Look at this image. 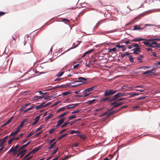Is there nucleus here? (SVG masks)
Listing matches in <instances>:
<instances>
[{
  "label": "nucleus",
  "instance_id": "nucleus-2",
  "mask_svg": "<svg viewBox=\"0 0 160 160\" xmlns=\"http://www.w3.org/2000/svg\"><path fill=\"white\" fill-rule=\"evenodd\" d=\"M78 80L74 81L72 82V83H74L75 82H81L83 84L84 83V81H86L87 80V79L86 78L81 77L78 78Z\"/></svg>",
  "mask_w": 160,
  "mask_h": 160
},
{
  "label": "nucleus",
  "instance_id": "nucleus-15",
  "mask_svg": "<svg viewBox=\"0 0 160 160\" xmlns=\"http://www.w3.org/2000/svg\"><path fill=\"white\" fill-rule=\"evenodd\" d=\"M68 112H65L63 113H62V114H60L58 117V118H61L62 117H63L64 116L66 115H67L68 113Z\"/></svg>",
  "mask_w": 160,
  "mask_h": 160
},
{
  "label": "nucleus",
  "instance_id": "nucleus-14",
  "mask_svg": "<svg viewBox=\"0 0 160 160\" xmlns=\"http://www.w3.org/2000/svg\"><path fill=\"white\" fill-rule=\"evenodd\" d=\"M95 88V87H91L90 88H88L85 89L84 90V91H87L88 92H89L91 91L92 90H93Z\"/></svg>",
  "mask_w": 160,
  "mask_h": 160
},
{
  "label": "nucleus",
  "instance_id": "nucleus-42",
  "mask_svg": "<svg viewBox=\"0 0 160 160\" xmlns=\"http://www.w3.org/2000/svg\"><path fill=\"white\" fill-rule=\"evenodd\" d=\"M32 153L31 152L28 153L27 155H26L23 158V160H25L26 158H27Z\"/></svg>",
  "mask_w": 160,
  "mask_h": 160
},
{
  "label": "nucleus",
  "instance_id": "nucleus-4",
  "mask_svg": "<svg viewBox=\"0 0 160 160\" xmlns=\"http://www.w3.org/2000/svg\"><path fill=\"white\" fill-rule=\"evenodd\" d=\"M132 51H133V53L135 54H138V53L137 52H140L141 51L139 47L135 48L132 49Z\"/></svg>",
  "mask_w": 160,
  "mask_h": 160
},
{
  "label": "nucleus",
  "instance_id": "nucleus-63",
  "mask_svg": "<svg viewBox=\"0 0 160 160\" xmlns=\"http://www.w3.org/2000/svg\"><path fill=\"white\" fill-rule=\"evenodd\" d=\"M30 104V103H26L24 105H23V107H24V108H25L27 106L29 105Z\"/></svg>",
  "mask_w": 160,
  "mask_h": 160
},
{
  "label": "nucleus",
  "instance_id": "nucleus-3",
  "mask_svg": "<svg viewBox=\"0 0 160 160\" xmlns=\"http://www.w3.org/2000/svg\"><path fill=\"white\" fill-rule=\"evenodd\" d=\"M148 46L152 48H159L160 47V45L158 44L157 42H153L152 43L150 44Z\"/></svg>",
  "mask_w": 160,
  "mask_h": 160
},
{
  "label": "nucleus",
  "instance_id": "nucleus-6",
  "mask_svg": "<svg viewBox=\"0 0 160 160\" xmlns=\"http://www.w3.org/2000/svg\"><path fill=\"white\" fill-rule=\"evenodd\" d=\"M41 146H39L38 147V148H34L32 150L31 152V153H35V152H37L41 148H42Z\"/></svg>",
  "mask_w": 160,
  "mask_h": 160
},
{
  "label": "nucleus",
  "instance_id": "nucleus-48",
  "mask_svg": "<svg viewBox=\"0 0 160 160\" xmlns=\"http://www.w3.org/2000/svg\"><path fill=\"white\" fill-rule=\"evenodd\" d=\"M58 147H57L56 149L52 153V155H54V154H55L57 152L58 150Z\"/></svg>",
  "mask_w": 160,
  "mask_h": 160
},
{
  "label": "nucleus",
  "instance_id": "nucleus-5",
  "mask_svg": "<svg viewBox=\"0 0 160 160\" xmlns=\"http://www.w3.org/2000/svg\"><path fill=\"white\" fill-rule=\"evenodd\" d=\"M120 97L118 93L114 95L113 97L110 99V101H112L116 100L118 98Z\"/></svg>",
  "mask_w": 160,
  "mask_h": 160
},
{
  "label": "nucleus",
  "instance_id": "nucleus-31",
  "mask_svg": "<svg viewBox=\"0 0 160 160\" xmlns=\"http://www.w3.org/2000/svg\"><path fill=\"white\" fill-rule=\"evenodd\" d=\"M68 134V133H66V134H62L61 136L60 137L58 138V140H60L61 139L64 137L66 136Z\"/></svg>",
  "mask_w": 160,
  "mask_h": 160
},
{
  "label": "nucleus",
  "instance_id": "nucleus-61",
  "mask_svg": "<svg viewBox=\"0 0 160 160\" xmlns=\"http://www.w3.org/2000/svg\"><path fill=\"white\" fill-rule=\"evenodd\" d=\"M115 48H117L119 49H120L121 48V45L119 44H117L115 46Z\"/></svg>",
  "mask_w": 160,
  "mask_h": 160
},
{
  "label": "nucleus",
  "instance_id": "nucleus-50",
  "mask_svg": "<svg viewBox=\"0 0 160 160\" xmlns=\"http://www.w3.org/2000/svg\"><path fill=\"white\" fill-rule=\"evenodd\" d=\"M13 140V138H11L8 141V143L9 144H11L12 142V141Z\"/></svg>",
  "mask_w": 160,
  "mask_h": 160
},
{
  "label": "nucleus",
  "instance_id": "nucleus-64",
  "mask_svg": "<svg viewBox=\"0 0 160 160\" xmlns=\"http://www.w3.org/2000/svg\"><path fill=\"white\" fill-rule=\"evenodd\" d=\"M66 129H63L62 130V131H60L59 132V134H61V133H63V132H64L66 131Z\"/></svg>",
  "mask_w": 160,
  "mask_h": 160
},
{
  "label": "nucleus",
  "instance_id": "nucleus-44",
  "mask_svg": "<svg viewBox=\"0 0 160 160\" xmlns=\"http://www.w3.org/2000/svg\"><path fill=\"white\" fill-rule=\"evenodd\" d=\"M34 132H33V131H32L31 132L28 134V135L27 136V138H28V137H29L31 136H32V135H33L34 134Z\"/></svg>",
  "mask_w": 160,
  "mask_h": 160
},
{
  "label": "nucleus",
  "instance_id": "nucleus-11",
  "mask_svg": "<svg viewBox=\"0 0 160 160\" xmlns=\"http://www.w3.org/2000/svg\"><path fill=\"white\" fill-rule=\"evenodd\" d=\"M93 50L94 49H92L86 52L83 54L82 57H84L86 55L90 53V52H91L93 51Z\"/></svg>",
  "mask_w": 160,
  "mask_h": 160
},
{
  "label": "nucleus",
  "instance_id": "nucleus-60",
  "mask_svg": "<svg viewBox=\"0 0 160 160\" xmlns=\"http://www.w3.org/2000/svg\"><path fill=\"white\" fill-rule=\"evenodd\" d=\"M27 121V119H24L22 122L21 123L22 124H24V123L25 122Z\"/></svg>",
  "mask_w": 160,
  "mask_h": 160
},
{
  "label": "nucleus",
  "instance_id": "nucleus-46",
  "mask_svg": "<svg viewBox=\"0 0 160 160\" xmlns=\"http://www.w3.org/2000/svg\"><path fill=\"white\" fill-rule=\"evenodd\" d=\"M55 140V138L53 139H52L50 140L48 142L49 144H51Z\"/></svg>",
  "mask_w": 160,
  "mask_h": 160
},
{
  "label": "nucleus",
  "instance_id": "nucleus-47",
  "mask_svg": "<svg viewBox=\"0 0 160 160\" xmlns=\"http://www.w3.org/2000/svg\"><path fill=\"white\" fill-rule=\"evenodd\" d=\"M143 43L145 45H147L148 47V45H150V43L148 41H147V42H144Z\"/></svg>",
  "mask_w": 160,
  "mask_h": 160
},
{
  "label": "nucleus",
  "instance_id": "nucleus-8",
  "mask_svg": "<svg viewBox=\"0 0 160 160\" xmlns=\"http://www.w3.org/2000/svg\"><path fill=\"white\" fill-rule=\"evenodd\" d=\"M78 103L73 104H72L69 105L68 107L67 108V109H69L71 108H74L78 105Z\"/></svg>",
  "mask_w": 160,
  "mask_h": 160
},
{
  "label": "nucleus",
  "instance_id": "nucleus-13",
  "mask_svg": "<svg viewBox=\"0 0 160 160\" xmlns=\"http://www.w3.org/2000/svg\"><path fill=\"white\" fill-rule=\"evenodd\" d=\"M26 152H27V150L26 149H24L23 150H22V151L20 152V154H21V155H20V158H22L23 156L25 155V154L26 153Z\"/></svg>",
  "mask_w": 160,
  "mask_h": 160
},
{
  "label": "nucleus",
  "instance_id": "nucleus-25",
  "mask_svg": "<svg viewBox=\"0 0 160 160\" xmlns=\"http://www.w3.org/2000/svg\"><path fill=\"white\" fill-rule=\"evenodd\" d=\"M130 54V53H129L128 52H126L122 54L121 55V56L122 58H123L126 55H129Z\"/></svg>",
  "mask_w": 160,
  "mask_h": 160
},
{
  "label": "nucleus",
  "instance_id": "nucleus-9",
  "mask_svg": "<svg viewBox=\"0 0 160 160\" xmlns=\"http://www.w3.org/2000/svg\"><path fill=\"white\" fill-rule=\"evenodd\" d=\"M145 40V39L142 38H135L132 40V42H139L140 41H143Z\"/></svg>",
  "mask_w": 160,
  "mask_h": 160
},
{
  "label": "nucleus",
  "instance_id": "nucleus-33",
  "mask_svg": "<svg viewBox=\"0 0 160 160\" xmlns=\"http://www.w3.org/2000/svg\"><path fill=\"white\" fill-rule=\"evenodd\" d=\"M76 117V115H74L72 116H71L69 117L68 118L69 120H71L72 119L74 118H75Z\"/></svg>",
  "mask_w": 160,
  "mask_h": 160
},
{
  "label": "nucleus",
  "instance_id": "nucleus-30",
  "mask_svg": "<svg viewBox=\"0 0 160 160\" xmlns=\"http://www.w3.org/2000/svg\"><path fill=\"white\" fill-rule=\"evenodd\" d=\"M15 150V149L14 148V146H13L9 150V151L8 152V154L11 152H13V151H14Z\"/></svg>",
  "mask_w": 160,
  "mask_h": 160
},
{
  "label": "nucleus",
  "instance_id": "nucleus-37",
  "mask_svg": "<svg viewBox=\"0 0 160 160\" xmlns=\"http://www.w3.org/2000/svg\"><path fill=\"white\" fill-rule=\"evenodd\" d=\"M146 97V96H142L141 97H140L138 98H137V99L138 100H140L142 99H144Z\"/></svg>",
  "mask_w": 160,
  "mask_h": 160
},
{
  "label": "nucleus",
  "instance_id": "nucleus-29",
  "mask_svg": "<svg viewBox=\"0 0 160 160\" xmlns=\"http://www.w3.org/2000/svg\"><path fill=\"white\" fill-rule=\"evenodd\" d=\"M71 93L70 91H67L62 92V95L63 96H66Z\"/></svg>",
  "mask_w": 160,
  "mask_h": 160
},
{
  "label": "nucleus",
  "instance_id": "nucleus-34",
  "mask_svg": "<svg viewBox=\"0 0 160 160\" xmlns=\"http://www.w3.org/2000/svg\"><path fill=\"white\" fill-rule=\"evenodd\" d=\"M129 60L131 62H134V59L131 56H130L129 57Z\"/></svg>",
  "mask_w": 160,
  "mask_h": 160
},
{
  "label": "nucleus",
  "instance_id": "nucleus-16",
  "mask_svg": "<svg viewBox=\"0 0 160 160\" xmlns=\"http://www.w3.org/2000/svg\"><path fill=\"white\" fill-rule=\"evenodd\" d=\"M65 118H63L59 120L57 122V123L60 125L64 122Z\"/></svg>",
  "mask_w": 160,
  "mask_h": 160
},
{
  "label": "nucleus",
  "instance_id": "nucleus-36",
  "mask_svg": "<svg viewBox=\"0 0 160 160\" xmlns=\"http://www.w3.org/2000/svg\"><path fill=\"white\" fill-rule=\"evenodd\" d=\"M43 127V126L42 125H41L38 128L36 129L35 132H37L38 131L42 129Z\"/></svg>",
  "mask_w": 160,
  "mask_h": 160
},
{
  "label": "nucleus",
  "instance_id": "nucleus-59",
  "mask_svg": "<svg viewBox=\"0 0 160 160\" xmlns=\"http://www.w3.org/2000/svg\"><path fill=\"white\" fill-rule=\"evenodd\" d=\"M80 112L79 110H77L72 112V114H74V113H78V112Z\"/></svg>",
  "mask_w": 160,
  "mask_h": 160
},
{
  "label": "nucleus",
  "instance_id": "nucleus-19",
  "mask_svg": "<svg viewBox=\"0 0 160 160\" xmlns=\"http://www.w3.org/2000/svg\"><path fill=\"white\" fill-rule=\"evenodd\" d=\"M96 100V99H93L91 100H89L86 103H88L89 105L91 104L92 103H93Z\"/></svg>",
  "mask_w": 160,
  "mask_h": 160
},
{
  "label": "nucleus",
  "instance_id": "nucleus-17",
  "mask_svg": "<svg viewBox=\"0 0 160 160\" xmlns=\"http://www.w3.org/2000/svg\"><path fill=\"white\" fill-rule=\"evenodd\" d=\"M110 105L111 106H113V108H115L119 106L117 102L111 103Z\"/></svg>",
  "mask_w": 160,
  "mask_h": 160
},
{
  "label": "nucleus",
  "instance_id": "nucleus-56",
  "mask_svg": "<svg viewBox=\"0 0 160 160\" xmlns=\"http://www.w3.org/2000/svg\"><path fill=\"white\" fill-rule=\"evenodd\" d=\"M128 48L129 49H131L133 47L132 44V45H128Z\"/></svg>",
  "mask_w": 160,
  "mask_h": 160
},
{
  "label": "nucleus",
  "instance_id": "nucleus-40",
  "mask_svg": "<svg viewBox=\"0 0 160 160\" xmlns=\"http://www.w3.org/2000/svg\"><path fill=\"white\" fill-rule=\"evenodd\" d=\"M76 84L74 85H72V87H76L77 86H78L79 85H81V84H82V83H79L78 82H76Z\"/></svg>",
  "mask_w": 160,
  "mask_h": 160
},
{
  "label": "nucleus",
  "instance_id": "nucleus-7",
  "mask_svg": "<svg viewBox=\"0 0 160 160\" xmlns=\"http://www.w3.org/2000/svg\"><path fill=\"white\" fill-rule=\"evenodd\" d=\"M31 141H28L26 144H25L22 145L19 149L18 150V152H19V151H20L23 148H25L26 147H27L31 142Z\"/></svg>",
  "mask_w": 160,
  "mask_h": 160
},
{
  "label": "nucleus",
  "instance_id": "nucleus-27",
  "mask_svg": "<svg viewBox=\"0 0 160 160\" xmlns=\"http://www.w3.org/2000/svg\"><path fill=\"white\" fill-rule=\"evenodd\" d=\"M69 123V120L66 121L62 125L61 127L62 128H63L67 125Z\"/></svg>",
  "mask_w": 160,
  "mask_h": 160
},
{
  "label": "nucleus",
  "instance_id": "nucleus-21",
  "mask_svg": "<svg viewBox=\"0 0 160 160\" xmlns=\"http://www.w3.org/2000/svg\"><path fill=\"white\" fill-rule=\"evenodd\" d=\"M149 68H150V67H148V66H141V67H140L138 68H137V69L139 70V69H143L145 70V69H146V68L148 69Z\"/></svg>",
  "mask_w": 160,
  "mask_h": 160
},
{
  "label": "nucleus",
  "instance_id": "nucleus-23",
  "mask_svg": "<svg viewBox=\"0 0 160 160\" xmlns=\"http://www.w3.org/2000/svg\"><path fill=\"white\" fill-rule=\"evenodd\" d=\"M117 31V29H115L113 30H110L109 31H106L105 32V33L106 34L113 33L115 31Z\"/></svg>",
  "mask_w": 160,
  "mask_h": 160
},
{
  "label": "nucleus",
  "instance_id": "nucleus-53",
  "mask_svg": "<svg viewBox=\"0 0 160 160\" xmlns=\"http://www.w3.org/2000/svg\"><path fill=\"white\" fill-rule=\"evenodd\" d=\"M55 146L52 144L48 148L49 149H52Z\"/></svg>",
  "mask_w": 160,
  "mask_h": 160
},
{
  "label": "nucleus",
  "instance_id": "nucleus-20",
  "mask_svg": "<svg viewBox=\"0 0 160 160\" xmlns=\"http://www.w3.org/2000/svg\"><path fill=\"white\" fill-rule=\"evenodd\" d=\"M110 99L111 98H110L108 97L105 98L101 99V102H105L107 100H108V102H110L111 101H110Z\"/></svg>",
  "mask_w": 160,
  "mask_h": 160
},
{
  "label": "nucleus",
  "instance_id": "nucleus-18",
  "mask_svg": "<svg viewBox=\"0 0 160 160\" xmlns=\"http://www.w3.org/2000/svg\"><path fill=\"white\" fill-rule=\"evenodd\" d=\"M78 136H79L80 138L84 139H85L86 138V136L85 135L82 134L80 132L78 135Z\"/></svg>",
  "mask_w": 160,
  "mask_h": 160
},
{
  "label": "nucleus",
  "instance_id": "nucleus-51",
  "mask_svg": "<svg viewBox=\"0 0 160 160\" xmlns=\"http://www.w3.org/2000/svg\"><path fill=\"white\" fill-rule=\"evenodd\" d=\"M67 86V85H60L58 86V88H66Z\"/></svg>",
  "mask_w": 160,
  "mask_h": 160
},
{
  "label": "nucleus",
  "instance_id": "nucleus-1",
  "mask_svg": "<svg viewBox=\"0 0 160 160\" xmlns=\"http://www.w3.org/2000/svg\"><path fill=\"white\" fill-rule=\"evenodd\" d=\"M118 90H113L112 89L107 90L105 92L103 96L105 97L113 95L115 94Z\"/></svg>",
  "mask_w": 160,
  "mask_h": 160
},
{
  "label": "nucleus",
  "instance_id": "nucleus-10",
  "mask_svg": "<svg viewBox=\"0 0 160 160\" xmlns=\"http://www.w3.org/2000/svg\"><path fill=\"white\" fill-rule=\"evenodd\" d=\"M144 28H141L140 27H138V25H134L133 27V30H142Z\"/></svg>",
  "mask_w": 160,
  "mask_h": 160
},
{
  "label": "nucleus",
  "instance_id": "nucleus-43",
  "mask_svg": "<svg viewBox=\"0 0 160 160\" xmlns=\"http://www.w3.org/2000/svg\"><path fill=\"white\" fill-rule=\"evenodd\" d=\"M56 130V128H53L49 132L50 134H51L53 132Z\"/></svg>",
  "mask_w": 160,
  "mask_h": 160
},
{
  "label": "nucleus",
  "instance_id": "nucleus-35",
  "mask_svg": "<svg viewBox=\"0 0 160 160\" xmlns=\"http://www.w3.org/2000/svg\"><path fill=\"white\" fill-rule=\"evenodd\" d=\"M41 115H40L39 116L36 117L34 118V120L38 122V121L39 120V119L40 118V117Z\"/></svg>",
  "mask_w": 160,
  "mask_h": 160
},
{
  "label": "nucleus",
  "instance_id": "nucleus-38",
  "mask_svg": "<svg viewBox=\"0 0 160 160\" xmlns=\"http://www.w3.org/2000/svg\"><path fill=\"white\" fill-rule=\"evenodd\" d=\"M154 69H152V70H148L146 71V72H147V74H148L150 73H151V74H153V72L152 71H153Z\"/></svg>",
  "mask_w": 160,
  "mask_h": 160
},
{
  "label": "nucleus",
  "instance_id": "nucleus-58",
  "mask_svg": "<svg viewBox=\"0 0 160 160\" xmlns=\"http://www.w3.org/2000/svg\"><path fill=\"white\" fill-rule=\"evenodd\" d=\"M65 107H63L62 108H60L57 111V112H59L65 109Z\"/></svg>",
  "mask_w": 160,
  "mask_h": 160
},
{
  "label": "nucleus",
  "instance_id": "nucleus-54",
  "mask_svg": "<svg viewBox=\"0 0 160 160\" xmlns=\"http://www.w3.org/2000/svg\"><path fill=\"white\" fill-rule=\"evenodd\" d=\"M61 102V101H59V102H56L53 105H52L51 107H53L55 105L59 104V103H60Z\"/></svg>",
  "mask_w": 160,
  "mask_h": 160
},
{
  "label": "nucleus",
  "instance_id": "nucleus-22",
  "mask_svg": "<svg viewBox=\"0 0 160 160\" xmlns=\"http://www.w3.org/2000/svg\"><path fill=\"white\" fill-rule=\"evenodd\" d=\"M83 97H86L88 96L90 94L89 93H88V92L87 91H85L84 92V90L83 91Z\"/></svg>",
  "mask_w": 160,
  "mask_h": 160
},
{
  "label": "nucleus",
  "instance_id": "nucleus-28",
  "mask_svg": "<svg viewBox=\"0 0 160 160\" xmlns=\"http://www.w3.org/2000/svg\"><path fill=\"white\" fill-rule=\"evenodd\" d=\"M130 97H134L136 96H137L139 95L138 93H131L130 94Z\"/></svg>",
  "mask_w": 160,
  "mask_h": 160
},
{
  "label": "nucleus",
  "instance_id": "nucleus-39",
  "mask_svg": "<svg viewBox=\"0 0 160 160\" xmlns=\"http://www.w3.org/2000/svg\"><path fill=\"white\" fill-rule=\"evenodd\" d=\"M13 117H11L10 119H9L8 121H7L6 122H5V124H8L9 123H10L11 122V120L13 118Z\"/></svg>",
  "mask_w": 160,
  "mask_h": 160
},
{
  "label": "nucleus",
  "instance_id": "nucleus-52",
  "mask_svg": "<svg viewBox=\"0 0 160 160\" xmlns=\"http://www.w3.org/2000/svg\"><path fill=\"white\" fill-rule=\"evenodd\" d=\"M119 97L123 96L125 94V93H120V92H118Z\"/></svg>",
  "mask_w": 160,
  "mask_h": 160
},
{
  "label": "nucleus",
  "instance_id": "nucleus-32",
  "mask_svg": "<svg viewBox=\"0 0 160 160\" xmlns=\"http://www.w3.org/2000/svg\"><path fill=\"white\" fill-rule=\"evenodd\" d=\"M64 73V72H59L58 74L56 75V76L58 77H61Z\"/></svg>",
  "mask_w": 160,
  "mask_h": 160
},
{
  "label": "nucleus",
  "instance_id": "nucleus-45",
  "mask_svg": "<svg viewBox=\"0 0 160 160\" xmlns=\"http://www.w3.org/2000/svg\"><path fill=\"white\" fill-rule=\"evenodd\" d=\"M133 47L137 48L139 47V46L138 44L136 43H134L132 44Z\"/></svg>",
  "mask_w": 160,
  "mask_h": 160
},
{
  "label": "nucleus",
  "instance_id": "nucleus-41",
  "mask_svg": "<svg viewBox=\"0 0 160 160\" xmlns=\"http://www.w3.org/2000/svg\"><path fill=\"white\" fill-rule=\"evenodd\" d=\"M115 47L114 48H113L112 49H109V52H110L111 51L115 52L116 51V49Z\"/></svg>",
  "mask_w": 160,
  "mask_h": 160
},
{
  "label": "nucleus",
  "instance_id": "nucleus-24",
  "mask_svg": "<svg viewBox=\"0 0 160 160\" xmlns=\"http://www.w3.org/2000/svg\"><path fill=\"white\" fill-rule=\"evenodd\" d=\"M31 51H32V47H31V45H30L29 46V48H28V50L27 51V52H26V53H24L23 54L29 53L31 52Z\"/></svg>",
  "mask_w": 160,
  "mask_h": 160
},
{
  "label": "nucleus",
  "instance_id": "nucleus-55",
  "mask_svg": "<svg viewBox=\"0 0 160 160\" xmlns=\"http://www.w3.org/2000/svg\"><path fill=\"white\" fill-rule=\"evenodd\" d=\"M121 109H119V110H115V111H112V112H111V113H110V114H113L114 113H115L117 112H118Z\"/></svg>",
  "mask_w": 160,
  "mask_h": 160
},
{
  "label": "nucleus",
  "instance_id": "nucleus-49",
  "mask_svg": "<svg viewBox=\"0 0 160 160\" xmlns=\"http://www.w3.org/2000/svg\"><path fill=\"white\" fill-rule=\"evenodd\" d=\"M8 138V136H5L2 140V141H3L5 142L6 141V139Z\"/></svg>",
  "mask_w": 160,
  "mask_h": 160
},
{
  "label": "nucleus",
  "instance_id": "nucleus-26",
  "mask_svg": "<svg viewBox=\"0 0 160 160\" xmlns=\"http://www.w3.org/2000/svg\"><path fill=\"white\" fill-rule=\"evenodd\" d=\"M53 116V114L52 113H51L49 115H48L47 117H46L45 118V119L46 121H47L50 118Z\"/></svg>",
  "mask_w": 160,
  "mask_h": 160
},
{
  "label": "nucleus",
  "instance_id": "nucleus-12",
  "mask_svg": "<svg viewBox=\"0 0 160 160\" xmlns=\"http://www.w3.org/2000/svg\"><path fill=\"white\" fill-rule=\"evenodd\" d=\"M80 133V132L79 130L75 131L74 130H71L70 132L68 133V134H73L74 133H78V134L79 133V134Z\"/></svg>",
  "mask_w": 160,
  "mask_h": 160
},
{
  "label": "nucleus",
  "instance_id": "nucleus-62",
  "mask_svg": "<svg viewBox=\"0 0 160 160\" xmlns=\"http://www.w3.org/2000/svg\"><path fill=\"white\" fill-rule=\"evenodd\" d=\"M18 150H15L13 152V154L15 155L17 152H18Z\"/></svg>",
  "mask_w": 160,
  "mask_h": 160
},
{
  "label": "nucleus",
  "instance_id": "nucleus-57",
  "mask_svg": "<svg viewBox=\"0 0 160 160\" xmlns=\"http://www.w3.org/2000/svg\"><path fill=\"white\" fill-rule=\"evenodd\" d=\"M24 108V107L22 106L19 109L20 112H22Z\"/></svg>",
  "mask_w": 160,
  "mask_h": 160
}]
</instances>
